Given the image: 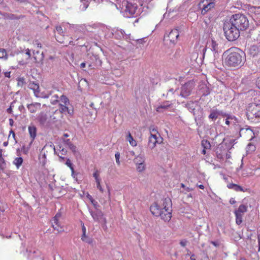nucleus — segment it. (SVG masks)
I'll return each instance as SVG.
<instances>
[{"instance_id": "f257e3e1", "label": "nucleus", "mask_w": 260, "mask_h": 260, "mask_svg": "<svg viewBox=\"0 0 260 260\" xmlns=\"http://www.w3.org/2000/svg\"><path fill=\"white\" fill-rule=\"evenodd\" d=\"M225 66L232 69H239L245 61L243 52L237 47H232L223 54Z\"/></svg>"}, {"instance_id": "f03ea898", "label": "nucleus", "mask_w": 260, "mask_h": 260, "mask_svg": "<svg viewBox=\"0 0 260 260\" xmlns=\"http://www.w3.org/2000/svg\"><path fill=\"white\" fill-rule=\"evenodd\" d=\"M151 213L156 217H160L165 221L169 222L172 217L171 201L165 198L152 204L150 207Z\"/></svg>"}, {"instance_id": "7ed1b4c3", "label": "nucleus", "mask_w": 260, "mask_h": 260, "mask_svg": "<svg viewBox=\"0 0 260 260\" xmlns=\"http://www.w3.org/2000/svg\"><path fill=\"white\" fill-rule=\"evenodd\" d=\"M229 21L240 30L247 29L249 25V20L244 14L238 13L232 15Z\"/></svg>"}, {"instance_id": "20e7f679", "label": "nucleus", "mask_w": 260, "mask_h": 260, "mask_svg": "<svg viewBox=\"0 0 260 260\" xmlns=\"http://www.w3.org/2000/svg\"><path fill=\"white\" fill-rule=\"evenodd\" d=\"M223 28L225 36L229 41H235L240 36V30L229 21L224 22Z\"/></svg>"}, {"instance_id": "39448f33", "label": "nucleus", "mask_w": 260, "mask_h": 260, "mask_svg": "<svg viewBox=\"0 0 260 260\" xmlns=\"http://www.w3.org/2000/svg\"><path fill=\"white\" fill-rule=\"evenodd\" d=\"M64 34L65 31L61 26L58 25L56 26L55 37L56 41L61 44H64V46H67L73 43L74 39L68 35H65Z\"/></svg>"}, {"instance_id": "423d86ee", "label": "nucleus", "mask_w": 260, "mask_h": 260, "mask_svg": "<svg viewBox=\"0 0 260 260\" xmlns=\"http://www.w3.org/2000/svg\"><path fill=\"white\" fill-rule=\"evenodd\" d=\"M52 152H55V148L51 142L46 144L42 149L39 156V160L43 166L46 165L47 156Z\"/></svg>"}, {"instance_id": "0eeeda50", "label": "nucleus", "mask_w": 260, "mask_h": 260, "mask_svg": "<svg viewBox=\"0 0 260 260\" xmlns=\"http://www.w3.org/2000/svg\"><path fill=\"white\" fill-rule=\"evenodd\" d=\"M149 131L150 136L149 137L148 146L151 149H153L156 146L157 143L162 142V139L160 137V134L158 133L157 129L154 126L150 127Z\"/></svg>"}, {"instance_id": "6e6552de", "label": "nucleus", "mask_w": 260, "mask_h": 260, "mask_svg": "<svg viewBox=\"0 0 260 260\" xmlns=\"http://www.w3.org/2000/svg\"><path fill=\"white\" fill-rule=\"evenodd\" d=\"M246 114L248 119L255 118L260 121V104L252 103L249 104Z\"/></svg>"}, {"instance_id": "1a4fd4ad", "label": "nucleus", "mask_w": 260, "mask_h": 260, "mask_svg": "<svg viewBox=\"0 0 260 260\" xmlns=\"http://www.w3.org/2000/svg\"><path fill=\"white\" fill-rule=\"evenodd\" d=\"M216 0H202L199 4L201 10V14L203 15L214 8Z\"/></svg>"}, {"instance_id": "9d476101", "label": "nucleus", "mask_w": 260, "mask_h": 260, "mask_svg": "<svg viewBox=\"0 0 260 260\" xmlns=\"http://www.w3.org/2000/svg\"><path fill=\"white\" fill-rule=\"evenodd\" d=\"M123 5L125 7L124 11L126 14L128 15V17H133L138 9L137 5L135 3H130L127 1H124L123 2Z\"/></svg>"}, {"instance_id": "9b49d317", "label": "nucleus", "mask_w": 260, "mask_h": 260, "mask_svg": "<svg viewBox=\"0 0 260 260\" xmlns=\"http://www.w3.org/2000/svg\"><path fill=\"white\" fill-rule=\"evenodd\" d=\"M31 57L30 50L27 49L25 52H22L17 54L16 59L20 65H24L26 64Z\"/></svg>"}, {"instance_id": "f8f14e48", "label": "nucleus", "mask_w": 260, "mask_h": 260, "mask_svg": "<svg viewBox=\"0 0 260 260\" xmlns=\"http://www.w3.org/2000/svg\"><path fill=\"white\" fill-rule=\"evenodd\" d=\"M194 87V82L193 80H190L184 85L181 88L180 95L184 98L189 96L191 92V90Z\"/></svg>"}, {"instance_id": "ddd939ff", "label": "nucleus", "mask_w": 260, "mask_h": 260, "mask_svg": "<svg viewBox=\"0 0 260 260\" xmlns=\"http://www.w3.org/2000/svg\"><path fill=\"white\" fill-rule=\"evenodd\" d=\"M247 211V207L244 205H241L238 209L235 210L234 213L236 216V222L238 225H240L242 222V218L245 213Z\"/></svg>"}, {"instance_id": "4468645a", "label": "nucleus", "mask_w": 260, "mask_h": 260, "mask_svg": "<svg viewBox=\"0 0 260 260\" xmlns=\"http://www.w3.org/2000/svg\"><path fill=\"white\" fill-rule=\"evenodd\" d=\"M240 137H242L249 140L254 138V133L252 130L249 128H242L239 132Z\"/></svg>"}, {"instance_id": "2eb2a0df", "label": "nucleus", "mask_w": 260, "mask_h": 260, "mask_svg": "<svg viewBox=\"0 0 260 260\" xmlns=\"http://www.w3.org/2000/svg\"><path fill=\"white\" fill-rule=\"evenodd\" d=\"M90 213L94 220L99 221L100 219H103L104 223H106V219L104 217V214L102 211L97 210L95 212L90 211Z\"/></svg>"}, {"instance_id": "dca6fc26", "label": "nucleus", "mask_w": 260, "mask_h": 260, "mask_svg": "<svg viewBox=\"0 0 260 260\" xmlns=\"http://www.w3.org/2000/svg\"><path fill=\"white\" fill-rule=\"evenodd\" d=\"M179 36V32L177 29L172 30L167 36L168 40L172 44H175L177 42Z\"/></svg>"}, {"instance_id": "f3484780", "label": "nucleus", "mask_w": 260, "mask_h": 260, "mask_svg": "<svg viewBox=\"0 0 260 260\" xmlns=\"http://www.w3.org/2000/svg\"><path fill=\"white\" fill-rule=\"evenodd\" d=\"M68 105L63 104L60 103L59 106V110L62 114H68L69 115H73L74 113V110L73 108L70 109L67 107Z\"/></svg>"}, {"instance_id": "a211bd4d", "label": "nucleus", "mask_w": 260, "mask_h": 260, "mask_svg": "<svg viewBox=\"0 0 260 260\" xmlns=\"http://www.w3.org/2000/svg\"><path fill=\"white\" fill-rule=\"evenodd\" d=\"M208 44L209 47L210 48L214 55L218 54L220 51L218 47V44L214 40L212 39L208 43Z\"/></svg>"}, {"instance_id": "6ab92c4d", "label": "nucleus", "mask_w": 260, "mask_h": 260, "mask_svg": "<svg viewBox=\"0 0 260 260\" xmlns=\"http://www.w3.org/2000/svg\"><path fill=\"white\" fill-rule=\"evenodd\" d=\"M28 110L31 113H35L41 108V104L39 103H35L28 104L27 106Z\"/></svg>"}, {"instance_id": "aec40b11", "label": "nucleus", "mask_w": 260, "mask_h": 260, "mask_svg": "<svg viewBox=\"0 0 260 260\" xmlns=\"http://www.w3.org/2000/svg\"><path fill=\"white\" fill-rule=\"evenodd\" d=\"M28 129L31 141H33L37 135V128L34 125H30L28 126Z\"/></svg>"}, {"instance_id": "412c9836", "label": "nucleus", "mask_w": 260, "mask_h": 260, "mask_svg": "<svg viewBox=\"0 0 260 260\" xmlns=\"http://www.w3.org/2000/svg\"><path fill=\"white\" fill-rule=\"evenodd\" d=\"M33 53V59L34 60V62L39 63L43 60L44 57L43 53H40L39 51H37Z\"/></svg>"}, {"instance_id": "4be33fe9", "label": "nucleus", "mask_w": 260, "mask_h": 260, "mask_svg": "<svg viewBox=\"0 0 260 260\" xmlns=\"http://www.w3.org/2000/svg\"><path fill=\"white\" fill-rule=\"evenodd\" d=\"M82 230L83 234L81 236V240L87 243H90L91 242V240L90 239H89L88 236L86 235V228L84 223L82 224Z\"/></svg>"}, {"instance_id": "5701e85b", "label": "nucleus", "mask_w": 260, "mask_h": 260, "mask_svg": "<svg viewBox=\"0 0 260 260\" xmlns=\"http://www.w3.org/2000/svg\"><path fill=\"white\" fill-rule=\"evenodd\" d=\"M237 122V118L232 115H228L225 119V124L228 125H230L231 124H235Z\"/></svg>"}, {"instance_id": "b1692460", "label": "nucleus", "mask_w": 260, "mask_h": 260, "mask_svg": "<svg viewBox=\"0 0 260 260\" xmlns=\"http://www.w3.org/2000/svg\"><path fill=\"white\" fill-rule=\"evenodd\" d=\"M227 187L229 189H233L236 191H244L242 187L236 184L229 183L228 184Z\"/></svg>"}, {"instance_id": "393cba45", "label": "nucleus", "mask_w": 260, "mask_h": 260, "mask_svg": "<svg viewBox=\"0 0 260 260\" xmlns=\"http://www.w3.org/2000/svg\"><path fill=\"white\" fill-rule=\"evenodd\" d=\"M126 139L132 146L135 147L137 146V143L136 141L133 138L129 132H128Z\"/></svg>"}, {"instance_id": "a878e982", "label": "nucleus", "mask_w": 260, "mask_h": 260, "mask_svg": "<svg viewBox=\"0 0 260 260\" xmlns=\"http://www.w3.org/2000/svg\"><path fill=\"white\" fill-rule=\"evenodd\" d=\"M28 87L34 91L35 94L39 92V85L37 83L30 82L28 84Z\"/></svg>"}, {"instance_id": "bb28decb", "label": "nucleus", "mask_w": 260, "mask_h": 260, "mask_svg": "<svg viewBox=\"0 0 260 260\" xmlns=\"http://www.w3.org/2000/svg\"><path fill=\"white\" fill-rule=\"evenodd\" d=\"M3 149H0V169L4 170L6 166V161L3 157Z\"/></svg>"}, {"instance_id": "cd10ccee", "label": "nucleus", "mask_w": 260, "mask_h": 260, "mask_svg": "<svg viewBox=\"0 0 260 260\" xmlns=\"http://www.w3.org/2000/svg\"><path fill=\"white\" fill-rule=\"evenodd\" d=\"M23 161V159L21 157H16L13 160V164L18 169L22 165Z\"/></svg>"}, {"instance_id": "c85d7f7f", "label": "nucleus", "mask_w": 260, "mask_h": 260, "mask_svg": "<svg viewBox=\"0 0 260 260\" xmlns=\"http://www.w3.org/2000/svg\"><path fill=\"white\" fill-rule=\"evenodd\" d=\"M202 146L204 149H210L211 144L209 141L207 140H203L201 142Z\"/></svg>"}, {"instance_id": "c756f323", "label": "nucleus", "mask_w": 260, "mask_h": 260, "mask_svg": "<svg viewBox=\"0 0 260 260\" xmlns=\"http://www.w3.org/2000/svg\"><path fill=\"white\" fill-rule=\"evenodd\" d=\"M0 59H4V60L8 59L7 52L4 48H0Z\"/></svg>"}, {"instance_id": "7c9ffc66", "label": "nucleus", "mask_w": 260, "mask_h": 260, "mask_svg": "<svg viewBox=\"0 0 260 260\" xmlns=\"http://www.w3.org/2000/svg\"><path fill=\"white\" fill-rule=\"evenodd\" d=\"M136 165L145 162V159L142 156H137L134 160Z\"/></svg>"}, {"instance_id": "2f4dec72", "label": "nucleus", "mask_w": 260, "mask_h": 260, "mask_svg": "<svg viewBox=\"0 0 260 260\" xmlns=\"http://www.w3.org/2000/svg\"><path fill=\"white\" fill-rule=\"evenodd\" d=\"M57 150L58 152V154L60 155H66L67 153V150L66 149L64 148L62 146L58 145L57 147Z\"/></svg>"}, {"instance_id": "473e14b6", "label": "nucleus", "mask_w": 260, "mask_h": 260, "mask_svg": "<svg viewBox=\"0 0 260 260\" xmlns=\"http://www.w3.org/2000/svg\"><path fill=\"white\" fill-rule=\"evenodd\" d=\"M87 198L90 200V201L91 202V204L93 205V206H94V207L95 208V209H98V207H99V205H98V203L96 201H95L93 199V198L91 196H90V194H88V195L87 196Z\"/></svg>"}, {"instance_id": "72a5a7b5", "label": "nucleus", "mask_w": 260, "mask_h": 260, "mask_svg": "<svg viewBox=\"0 0 260 260\" xmlns=\"http://www.w3.org/2000/svg\"><path fill=\"white\" fill-rule=\"evenodd\" d=\"M218 116V112L216 111H212L209 115V118L212 120H215L217 118Z\"/></svg>"}, {"instance_id": "f704fd0d", "label": "nucleus", "mask_w": 260, "mask_h": 260, "mask_svg": "<svg viewBox=\"0 0 260 260\" xmlns=\"http://www.w3.org/2000/svg\"><path fill=\"white\" fill-rule=\"evenodd\" d=\"M60 101L63 104L68 105L69 104V100L68 98L64 95H62L60 96Z\"/></svg>"}, {"instance_id": "c9c22d12", "label": "nucleus", "mask_w": 260, "mask_h": 260, "mask_svg": "<svg viewBox=\"0 0 260 260\" xmlns=\"http://www.w3.org/2000/svg\"><path fill=\"white\" fill-rule=\"evenodd\" d=\"M145 170V162L138 164L137 165V170L139 172H142Z\"/></svg>"}, {"instance_id": "e433bc0d", "label": "nucleus", "mask_w": 260, "mask_h": 260, "mask_svg": "<svg viewBox=\"0 0 260 260\" xmlns=\"http://www.w3.org/2000/svg\"><path fill=\"white\" fill-rule=\"evenodd\" d=\"M52 226L54 229H56L57 230H58V227L59 226L58 224V219L53 217L52 219Z\"/></svg>"}, {"instance_id": "4c0bfd02", "label": "nucleus", "mask_w": 260, "mask_h": 260, "mask_svg": "<svg viewBox=\"0 0 260 260\" xmlns=\"http://www.w3.org/2000/svg\"><path fill=\"white\" fill-rule=\"evenodd\" d=\"M34 254H35L33 256L34 258H38L40 260H44V257L42 256V254L40 252L34 251L33 252Z\"/></svg>"}, {"instance_id": "58836bf2", "label": "nucleus", "mask_w": 260, "mask_h": 260, "mask_svg": "<svg viewBox=\"0 0 260 260\" xmlns=\"http://www.w3.org/2000/svg\"><path fill=\"white\" fill-rule=\"evenodd\" d=\"M93 177L94 178L95 182L101 181V178L100 177V172L98 170H95L93 174Z\"/></svg>"}, {"instance_id": "ea45409f", "label": "nucleus", "mask_w": 260, "mask_h": 260, "mask_svg": "<svg viewBox=\"0 0 260 260\" xmlns=\"http://www.w3.org/2000/svg\"><path fill=\"white\" fill-rule=\"evenodd\" d=\"M59 96L57 94L53 95L51 99V102L53 104H56L57 102L59 101Z\"/></svg>"}, {"instance_id": "a19ab883", "label": "nucleus", "mask_w": 260, "mask_h": 260, "mask_svg": "<svg viewBox=\"0 0 260 260\" xmlns=\"http://www.w3.org/2000/svg\"><path fill=\"white\" fill-rule=\"evenodd\" d=\"M169 107V105H165V104L161 105L157 107L156 109V111H157L158 112H160L161 111V109H167Z\"/></svg>"}, {"instance_id": "79ce46f5", "label": "nucleus", "mask_w": 260, "mask_h": 260, "mask_svg": "<svg viewBox=\"0 0 260 260\" xmlns=\"http://www.w3.org/2000/svg\"><path fill=\"white\" fill-rule=\"evenodd\" d=\"M66 165L70 168V169H71V171H73V164L72 163L71 160L69 159V158H68L67 159V161L66 162Z\"/></svg>"}, {"instance_id": "37998d69", "label": "nucleus", "mask_w": 260, "mask_h": 260, "mask_svg": "<svg viewBox=\"0 0 260 260\" xmlns=\"http://www.w3.org/2000/svg\"><path fill=\"white\" fill-rule=\"evenodd\" d=\"M62 140L64 145L68 147L70 144H72L70 139L65 140L64 139H62Z\"/></svg>"}, {"instance_id": "c03bdc74", "label": "nucleus", "mask_w": 260, "mask_h": 260, "mask_svg": "<svg viewBox=\"0 0 260 260\" xmlns=\"http://www.w3.org/2000/svg\"><path fill=\"white\" fill-rule=\"evenodd\" d=\"M115 157L116 158V163L119 165H120V161H119V158H120V154L119 152H117L115 155Z\"/></svg>"}, {"instance_id": "a18cd8bd", "label": "nucleus", "mask_w": 260, "mask_h": 260, "mask_svg": "<svg viewBox=\"0 0 260 260\" xmlns=\"http://www.w3.org/2000/svg\"><path fill=\"white\" fill-rule=\"evenodd\" d=\"M100 182L101 181H96V187L98 188V189H99L100 190V191L101 192H103L104 190H103V188L102 187V186L101 185Z\"/></svg>"}, {"instance_id": "49530a36", "label": "nucleus", "mask_w": 260, "mask_h": 260, "mask_svg": "<svg viewBox=\"0 0 260 260\" xmlns=\"http://www.w3.org/2000/svg\"><path fill=\"white\" fill-rule=\"evenodd\" d=\"M69 148L74 152V153H75L76 152V147L73 145V144H70L69 146Z\"/></svg>"}, {"instance_id": "de8ad7c7", "label": "nucleus", "mask_w": 260, "mask_h": 260, "mask_svg": "<svg viewBox=\"0 0 260 260\" xmlns=\"http://www.w3.org/2000/svg\"><path fill=\"white\" fill-rule=\"evenodd\" d=\"M255 84L256 87L260 89V76L257 78L255 81Z\"/></svg>"}, {"instance_id": "09e8293b", "label": "nucleus", "mask_w": 260, "mask_h": 260, "mask_svg": "<svg viewBox=\"0 0 260 260\" xmlns=\"http://www.w3.org/2000/svg\"><path fill=\"white\" fill-rule=\"evenodd\" d=\"M187 241L186 240H182L180 242V244L182 247H185L187 244Z\"/></svg>"}, {"instance_id": "8fccbe9b", "label": "nucleus", "mask_w": 260, "mask_h": 260, "mask_svg": "<svg viewBox=\"0 0 260 260\" xmlns=\"http://www.w3.org/2000/svg\"><path fill=\"white\" fill-rule=\"evenodd\" d=\"M24 82V79L23 78H19L18 80V84H23Z\"/></svg>"}, {"instance_id": "3c124183", "label": "nucleus", "mask_w": 260, "mask_h": 260, "mask_svg": "<svg viewBox=\"0 0 260 260\" xmlns=\"http://www.w3.org/2000/svg\"><path fill=\"white\" fill-rule=\"evenodd\" d=\"M10 74H11V72H6L4 73L5 74V76L6 77H8V78H10Z\"/></svg>"}, {"instance_id": "603ef678", "label": "nucleus", "mask_w": 260, "mask_h": 260, "mask_svg": "<svg viewBox=\"0 0 260 260\" xmlns=\"http://www.w3.org/2000/svg\"><path fill=\"white\" fill-rule=\"evenodd\" d=\"M10 135H12L13 137L15 139V133L13 131V130H11L10 131V134H9V136H10Z\"/></svg>"}, {"instance_id": "864d4df0", "label": "nucleus", "mask_w": 260, "mask_h": 260, "mask_svg": "<svg viewBox=\"0 0 260 260\" xmlns=\"http://www.w3.org/2000/svg\"><path fill=\"white\" fill-rule=\"evenodd\" d=\"M7 111L9 113H11L12 112V108L11 105L9 108L7 109Z\"/></svg>"}, {"instance_id": "5fc2aeb1", "label": "nucleus", "mask_w": 260, "mask_h": 260, "mask_svg": "<svg viewBox=\"0 0 260 260\" xmlns=\"http://www.w3.org/2000/svg\"><path fill=\"white\" fill-rule=\"evenodd\" d=\"M58 155L59 157V159H60V161H61L62 160H63L65 159L64 157L62 156L63 155H60V154H58Z\"/></svg>"}, {"instance_id": "6e6d98bb", "label": "nucleus", "mask_w": 260, "mask_h": 260, "mask_svg": "<svg viewBox=\"0 0 260 260\" xmlns=\"http://www.w3.org/2000/svg\"><path fill=\"white\" fill-rule=\"evenodd\" d=\"M61 213H57L54 217L59 219L61 217Z\"/></svg>"}, {"instance_id": "4d7b16f0", "label": "nucleus", "mask_w": 260, "mask_h": 260, "mask_svg": "<svg viewBox=\"0 0 260 260\" xmlns=\"http://www.w3.org/2000/svg\"><path fill=\"white\" fill-rule=\"evenodd\" d=\"M9 123H10V125L11 126H13V124H14V120H13V119L12 118H10L9 119Z\"/></svg>"}, {"instance_id": "13d9d810", "label": "nucleus", "mask_w": 260, "mask_h": 260, "mask_svg": "<svg viewBox=\"0 0 260 260\" xmlns=\"http://www.w3.org/2000/svg\"><path fill=\"white\" fill-rule=\"evenodd\" d=\"M230 203L231 204H234L236 203V201H235V200L233 199V198H232L231 199H230Z\"/></svg>"}, {"instance_id": "bf43d9fd", "label": "nucleus", "mask_w": 260, "mask_h": 260, "mask_svg": "<svg viewBox=\"0 0 260 260\" xmlns=\"http://www.w3.org/2000/svg\"><path fill=\"white\" fill-rule=\"evenodd\" d=\"M86 63L85 62H82L80 64V67L81 68H84L86 67Z\"/></svg>"}, {"instance_id": "052dcab7", "label": "nucleus", "mask_w": 260, "mask_h": 260, "mask_svg": "<svg viewBox=\"0 0 260 260\" xmlns=\"http://www.w3.org/2000/svg\"><path fill=\"white\" fill-rule=\"evenodd\" d=\"M231 158V154H230V153H227L226 154V159H229Z\"/></svg>"}, {"instance_id": "680f3d73", "label": "nucleus", "mask_w": 260, "mask_h": 260, "mask_svg": "<svg viewBox=\"0 0 260 260\" xmlns=\"http://www.w3.org/2000/svg\"><path fill=\"white\" fill-rule=\"evenodd\" d=\"M198 187L200 188V189H204V186L202 184H200L199 185H198Z\"/></svg>"}, {"instance_id": "e2e57ef3", "label": "nucleus", "mask_w": 260, "mask_h": 260, "mask_svg": "<svg viewBox=\"0 0 260 260\" xmlns=\"http://www.w3.org/2000/svg\"><path fill=\"white\" fill-rule=\"evenodd\" d=\"M72 171V176L75 178V171H74V169L73 168V171Z\"/></svg>"}, {"instance_id": "0e129e2a", "label": "nucleus", "mask_w": 260, "mask_h": 260, "mask_svg": "<svg viewBox=\"0 0 260 260\" xmlns=\"http://www.w3.org/2000/svg\"><path fill=\"white\" fill-rule=\"evenodd\" d=\"M88 66L90 69H94V67L92 64L89 63Z\"/></svg>"}, {"instance_id": "69168bd1", "label": "nucleus", "mask_w": 260, "mask_h": 260, "mask_svg": "<svg viewBox=\"0 0 260 260\" xmlns=\"http://www.w3.org/2000/svg\"><path fill=\"white\" fill-rule=\"evenodd\" d=\"M206 149H203V150H202V153L204 155L206 154Z\"/></svg>"}, {"instance_id": "338daca9", "label": "nucleus", "mask_w": 260, "mask_h": 260, "mask_svg": "<svg viewBox=\"0 0 260 260\" xmlns=\"http://www.w3.org/2000/svg\"><path fill=\"white\" fill-rule=\"evenodd\" d=\"M38 47L41 48V44L40 43L38 42L37 44Z\"/></svg>"}, {"instance_id": "774afa93", "label": "nucleus", "mask_w": 260, "mask_h": 260, "mask_svg": "<svg viewBox=\"0 0 260 260\" xmlns=\"http://www.w3.org/2000/svg\"><path fill=\"white\" fill-rule=\"evenodd\" d=\"M0 211L2 212H4L5 211V208L3 207H0Z\"/></svg>"}]
</instances>
